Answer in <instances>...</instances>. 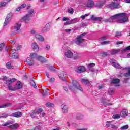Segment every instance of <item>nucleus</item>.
<instances>
[{
    "label": "nucleus",
    "mask_w": 130,
    "mask_h": 130,
    "mask_svg": "<svg viewBox=\"0 0 130 130\" xmlns=\"http://www.w3.org/2000/svg\"><path fill=\"white\" fill-rule=\"evenodd\" d=\"M117 18H121V19L117 20V23L119 24H123V23H126L128 22V17L126 16V14L124 13H118L113 16L110 17L109 19H105L104 22L105 23H111L114 21H115Z\"/></svg>",
    "instance_id": "nucleus-1"
},
{
    "label": "nucleus",
    "mask_w": 130,
    "mask_h": 130,
    "mask_svg": "<svg viewBox=\"0 0 130 130\" xmlns=\"http://www.w3.org/2000/svg\"><path fill=\"white\" fill-rule=\"evenodd\" d=\"M34 58H36L38 61L40 62H43L44 61V57L38 55L36 53H31L29 57L26 59V62L28 66H33L34 65Z\"/></svg>",
    "instance_id": "nucleus-2"
},
{
    "label": "nucleus",
    "mask_w": 130,
    "mask_h": 130,
    "mask_svg": "<svg viewBox=\"0 0 130 130\" xmlns=\"http://www.w3.org/2000/svg\"><path fill=\"white\" fill-rule=\"evenodd\" d=\"M69 89L72 93H75L77 91V90L79 91H83V88L81 87L79 82L76 80H73L71 84L69 85Z\"/></svg>",
    "instance_id": "nucleus-3"
},
{
    "label": "nucleus",
    "mask_w": 130,
    "mask_h": 130,
    "mask_svg": "<svg viewBox=\"0 0 130 130\" xmlns=\"http://www.w3.org/2000/svg\"><path fill=\"white\" fill-rule=\"evenodd\" d=\"M32 15H34V9L33 8L30 9L28 10V13L21 18V22L28 23L31 20V16Z\"/></svg>",
    "instance_id": "nucleus-4"
},
{
    "label": "nucleus",
    "mask_w": 130,
    "mask_h": 130,
    "mask_svg": "<svg viewBox=\"0 0 130 130\" xmlns=\"http://www.w3.org/2000/svg\"><path fill=\"white\" fill-rule=\"evenodd\" d=\"M86 35V33H83L78 36H77L75 39V42L77 45H81L82 43L85 42L84 36Z\"/></svg>",
    "instance_id": "nucleus-5"
},
{
    "label": "nucleus",
    "mask_w": 130,
    "mask_h": 130,
    "mask_svg": "<svg viewBox=\"0 0 130 130\" xmlns=\"http://www.w3.org/2000/svg\"><path fill=\"white\" fill-rule=\"evenodd\" d=\"M15 81H16V78H13L6 81V84L7 85L8 89L10 90V91H16V89H15V86H12V83Z\"/></svg>",
    "instance_id": "nucleus-6"
},
{
    "label": "nucleus",
    "mask_w": 130,
    "mask_h": 130,
    "mask_svg": "<svg viewBox=\"0 0 130 130\" xmlns=\"http://www.w3.org/2000/svg\"><path fill=\"white\" fill-rule=\"evenodd\" d=\"M51 29V23H47L42 30V33H47Z\"/></svg>",
    "instance_id": "nucleus-7"
},
{
    "label": "nucleus",
    "mask_w": 130,
    "mask_h": 130,
    "mask_svg": "<svg viewBox=\"0 0 130 130\" xmlns=\"http://www.w3.org/2000/svg\"><path fill=\"white\" fill-rule=\"evenodd\" d=\"M42 111H43V110H42V109H41V108H38V109H35L30 114V117L32 118H34L35 117V116H36L37 114H38L39 113L42 112Z\"/></svg>",
    "instance_id": "nucleus-8"
},
{
    "label": "nucleus",
    "mask_w": 130,
    "mask_h": 130,
    "mask_svg": "<svg viewBox=\"0 0 130 130\" xmlns=\"http://www.w3.org/2000/svg\"><path fill=\"white\" fill-rule=\"evenodd\" d=\"M108 8L113 10L114 9H119L120 8V5L118 3H115L114 2L112 3L111 4L108 5Z\"/></svg>",
    "instance_id": "nucleus-9"
},
{
    "label": "nucleus",
    "mask_w": 130,
    "mask_h": 130,
    "mask_svg": "<svg viewBox=\"0 0 130 130\" xmlns=\"http://www.w3.org/2000/svg\"><path fill=\"white\" fill-rule=\"evenodd\" d=\"M12 16H13V14L11 13H9L7 15L6 20L4 23V26H7V25H8V24H9V23L11 22V20H12Z\"/></svg>",
    "instance_id": "nucleus-10"
},
{
    "label": "nucleus",
    "mask_w": 130,
    "mask_h": 130,
    "mask_svg": "<svg viewBox=\"0 0 130 130\" xmlns=\"http://www.w3.org/2000/svg\"><path fill=\"white\" fill-rule=\"evenodd\" d=\"M95 6V3L93 0H88L87 2L84 4V7L88 8H93Z\"/></svg>",
    "instance_id": "nucleus-11"
},
{
    "label": "nucleus",
    "mask_w": 130,
    "mask_h": 130,
    "mask_svg": "<svg viewBox=\"0 0 130 130\" xmlns=\"http://www.w3.org/2000/svg\"><path fill=\"white\" fill-rule=\"evenodd\" d=\"M110 62L111 63L112 66L114 68H117V69H121V66L114 59H110Z\"/></svg>",
    "instance_id": "nucleus-12"
},
{
    "label": "nucleus",
    "mask_w": 130,
    "mask_h": 130,
    "mask_svg": "<svg viewBox=\"0 0 130 130\" xmlns=\"http://www.w3.org/2000/svg\"><path fill=\"white\" fill-rule=\"evenodd\" d=\"M64 55L65 57H67V58H72L73 55V52H71L70 50H66Z\"/></svg>",
    "instance_id": "nucleus-13"
},
{
    "label": "nucleus",
    "mask_w": 130,
    "mask_h": 130,
    "mask_svg": "<svg viewBox=\"0 0 130 130\" xmlns=\"http://www.w3.org/2000/svg\"><path fill=\"white\" fill-rule=\"evenodd\" d=\"M86 71V68L84 66H78L77 68L76 72L78 73H84Z\"/></svg>",
    "instance_id": "nucleus-14"
},
{
    "label": "nucleus",
    "mask_w": 130,
    "mask_h": 130,
    "mask_svg": "<svg viewBox=\"0 0 130 130\" xmlns=\"http://www.w3.org/2000/svg\"><path fill=\"white\" fill-rule=\"evenodd\" d=\"M122 52H125V51H123V49H113L111 51V54H116V53H122Z\"/></svg>",
    "instance_id": "nucleus-15"
},
{
    "label": "nucleus",
    "mask_w": 130,
    "mask_h": 130,
    "mask_svg": "<svg viewBox=\"0 0 130 130\" xmlns=\"http://www.w3.org/2000/svg\"><path fill=\"white\" fill-rule=\"evenodd\" d=\"M35 38L36 39H37L39 41H40V42H44V40H45V39H44V37L38 34L35 35Z\"/></svg>",
    "instance_id": "nucleus-16"
},
{
    "label": "nucleus",
    "mask_w": 130,
    "mask_h": 130,
    "mask_svg": "<svg viewBox=\"0 0 130 130\" xmlns=\"http://www.w3.org/2000/svg\"><path fill=\"white\" fill-rule=\"evenodd\" d=\"M23 87V85H22V83H21V82L18 81V83L14 85V90H15V91H17V90H20V89H22Z\"/></svg>",
    "instance_id": "nucleus-17"
},
{
    "label": "nucleus",
    "mask_w": 130,
    "mask_h": 130,
    "mask_svg": "<svg viewBox=\"0 0 130 130\" xmlns=\"http://www.w3.org/2000/svg\"><path fill=\"white\" fill-rule=\"evenodd\" d=\"M120 82V80H119V79L118 78H116V79H113L112 80V84H117L115 85V87H119V86H120L119 84V82Z\"/></svg>",
    "instance_id": "nucleus-18"
},
{
    "label": "nucleus",
    "mask_w": 130,
    "mask_h": 130,
    "mask_svg": "<svg viewBox=\"0 0 130 130\" xmlns=\"http://www.w3.org/2000/svg\"><path fill=\"white\" fill-rule=\"evenodd\" d=\"M21 26H22V24H21L20 23L18 22L15 23L14 27L15 31H20L21 29Z\"/></svg>",
    "instance_id": "nucleus-19"
},
{
    "label": "nucleus",
    "mask_w": 130,
    "mask_h": 130,
    "mask_svg": "<svg viewBox=\"0 0 130 130\" xmlns=\"http://www.w3.org/2000/svg\"><path fill=\"white\" fill-rule=\"evenodd\" d=\"M11 116L17 118L21 117L22 116V113L21 112H16L12 113Z\"/></svg>",
    "instance_id": "nucleus-20"
},
{
    "label": "nucleus",
    "mask_w": 130,
    "mask_h": 130,
    "mask_svg": "<svg viewBox=\"0 0 130 130\" xmlns=\"http://www.w3.org/2000/svg\"><path fill=\"white\" fill-rule=\"evenodd\" d=\"M32 48L34 51H38L39 50V47L37 43H33L32 44Z\"/></svg>",
    "instance_id": "nucleus-21"
},
{
    "label": "nucleus",
    "mask_w": 130,
    "mask_h": 130,
    "mask_svg": "<svg viewBox=\"0 0 130 130\" xmlns=\"http://www.w3.org/2000/svg\"><path fill=\"white\" fill-rule=\"evenodd\" d=\"M66 75V72L64 71H60L58 73V76L61 80H64V75Z\"/></svg>",
    "instance_id": "nucleus-22"
},
{
    "label": "nucleus",
    "mask_w": 130,
    "mask_h": 130,
    "mask_svg": "<svg viewBox=\"0 0 130 130\" xmlns=\"http://www.w3.org/2000/svg\"><path fill=\"white\" fill-rule=\"evenodd\" d=\"M128 113V111L126 109H124L121 112V116H122V117H125V116H127Z\"/></svg>",
    "instance_id": "nucleus-23"
},
{
    "label": "nucleus",
    "mask_w": 130,
    "mask_h": 130,
    "mask_svg": "<svg viewBox=\"0 0 130 130\" xmlns=\"http://www.w3.org/2000/svg\"><path fill=\"white\" fill-rule=\"evenodd\" d=\"M18 127H19V124H18L17 123H15L11 125L8 126V128H10L11 129H17Z\"/></svg>",
    "instance_id": "nucleus-24"
},
{
    "label": "nucleus",
    "mask_w": 130,
    "mask_h": 130,
    "mask_svg": "<svg viewBox=\"0 0 130 130\" xmlns=\"http://www.w3.org/2000/svg\"><path fill=\"white\" fill-rule=\"evenodd\" d=\"M12 104L11 103H7L6 104H4L0 105V108H6L7 107H10V106H12Z\"/></svg>",
    "instance_id": "nucleus-25"
},
{
    "label": "nucleus",
    "mask_w": 130,
    "mask_h": 130,
    "mask_svg": "<svg viewBox=\"0 0 130 130\" xmlns=\"http://www.w3.org/2000/svg\"><path fill=\"white\" fill-rule=\"evenodd\" d=\"M61 108H62V111L64 113H67L68 112L69 110L68 109V106L66 105H62Z\"/></svg>",
    "instance_id": "nucleus-26"
},
{
    "label": "nucleus",
    "mask_w": 130,
    "mask_h": 130,
    "mask_svg": "<svg viewBox=\"0 0 130 130\" xmlns=\"http://www.w3.org/2000/svg\"><path fill=\"white\" fill-rule=\"evenodd\" d=\"M14 121H8L2 125V126H8V125H10V124H13Z\"/></svg>",
    "instance_id": "nucleus-27"
},
{
    "label": "nucleus",
    "mask_w": 130,
    "mask_h": 130,
    "mask_svg": "<svg viewBox=\"0 0 130 130\" xmlns=\"http://www.w3.org/2000/svg\"><path fill=\"white\" fill-rule=\"evenodd\" d=\"M91 19H92L93 21H99V22H100L101 20H102V18L101 17H94L93 15H92L91 17Z\"/></svg>",
    "instance_id": "nucleus-28"
},
{
    "label": "nucleus",
    "mask_w": 130,
    "mask_h": 130,
    "mask_svg": "<svg viewBox=\"0 0 130 130\" xmlns=\"http://www.w3.org/2000/svg\"><path fill=\"white\" fill-rule=\"evenodd\" d=\"M48 69L50 72H52V73H54L55 71V68L52 66H48Z\"/></svg>",
    "instance_id": "nucleus-29"
},
{
    "label": "nucleus",
    "mask_w": 130,
    "mask_h": 130,
    "mask_svg": "<svg viewBox=\"0 0 130 130\" xmlns=\"http://www.w3.org/2000/svg\"><path fill=\"white\" fill-rule=\"evenodd\" d=\"M84 118V115L81 114H78L76 115V119H78L79 120H81V119H83Z\"/></svg>",
    "instance_id": "nucleus-30"
},
{
    "label": "nucleus",
    "mask_w": 130,
    "mask_h": 130,
    "mask_svg": "<svg viewBox=\"0 0 130 130\" xmlns=\"http://www.w3.org/2000/svg\"><path fill=\"white\" fill-rule=\"evenodd\" d=\"M94 67H95V63H91L89 64L88 67V70H89L90 71H93V68H94Z\"/></svg>",
    "instance_id": "nucleus-31"
},
{
    "label": "nucleus",
    "mask_w": 130,
    "mask_h": 130,
    "mask_svg": "<svg viewBox=\"0 0 130 130\" xmlns=\"http://www.w3.org/2000/svg\"><path fill=\"white\" fill-rule=\"evenodd\" d=\"M126 70H127V72L125 73V77H130V68L129 67H127L126 68Z\"/></svg>",
    "instance_id": "nucleus-32"
},
{
    "label": "nucleus",
    "mask_w": 130,
    "mask_h": 130,
    "mask_svg": "<svg viewBox=\"0 0 130 130\" xmlns=\"http://www.w3.org/2000/svg\"><path fill=\"white\" fill-rule=\"evenodd\" d=\"M114 92H115V90L113 88H110L108 91L109 95H113Z\"/></svg>",
    "instance_id": "nucleus-33"
},
{
    "label": "nucleus",
    "mask_w": 130,
    "mask_h": 130,
    "mask_svg": "<svg viewBox=\"0 0 130 130\" xmlns=\"http://www.w3.org/2000/svg\"><path fill=\"white\" fill-rule=\"evenodd\" d=\"M12 58L17 59L19 57V54L17 53H14L12 54Z\"/></svg>",
    "instance_id": "nucleus-34"
},
{
    "label": "nucleus",
    "mask_w": 130,
    "mask_h": 130,
    "mask_svg": "<svg viewBox=\"0 0 130 130\" xmlns=\"http://www.w3.org/2000/svg\"><path fill=\"white\" fill-rule=\"evenodd\" d=\"M112 123V121H107L106 122V126H107V127H111Z\"/></svg>",
    "instance_id": "nucleus-35"
},
{
    "label": "nucleus",
    "mask_w": 130,
    "mask_h": 130,
    "mask_svg": "<svg viewBox=\"0 0 130 130\" xmlns=\"http://www.w3.org/2000/svg\"><path fill=\"white\" fill-rule=\"evenodd\" d=\"M81 83L82 84H84L85 85H87V84H89V80L86 79H82Z\"/></svg>",
    "instance_id": "nucleus-36"
},
{
    "label": "nucleus",
    "mask_w": 130,
    "mask_h": 130,
    "mask_svg": "<svg viewBox=\"0 0 130 130\" xmlns=\"http://www.w3.org/2000/svg\"><path fill=\"white\" fill-rule=\"evenodd\" d=\"M120 116H121V115L115 114L113 116L112 118H114V119H118V118H120Z\"/></svg>",
    "instance_id": "nucleus-37"
},
{
    "label": "nucleus",
    "mask_w": 130,
    "mask_h": 130,
    "mask_svg": "<svg viewBox=\"0 0 130 130\" xmlns=\"http://www.w3.org/2000/svg\"><path fill=\"white\" fill-rule=\"evenodd\" d=\"M70 22L71 23V24H75L78 22V18H74V19H72L71 20H70Z\"/></svg>",
    "instance_id": "nucleus-38"
},
{
    "label": "nucleus",
    "mask_w": 130,
    "mask_h": 130,
    "mask_svg": "<svg viewBox=\"0 0 130 130\" xmlns=\"http://www.w3.org/2000/svg\"><path fill=\"white\" fill-rule=\"evenodd\" d=\"M101 55L103 57H105L107 56V52H101Z\"/></svg>",
    "instance_id": "nucleus-39"
},
{
    "label": "nucleus",
    "mask_w": 130,
    "mask_h": 130,
    "mask_svg": "<svg viewBox=\"0 0 130 130\" xmlns=\"http://www.w3.org/2000/svg\"><path fill=\"white\" fill-rule=\"evenodd\" d=\"M7 6V2H2L0 3V8H2V7H6Z\"/></svg>",
    "instance_id": "nucleus-40"
},
{
    "label": "nucleus",
    "mask_w": 130,
    "mask_h": 130,
    "mask_svg": "<svg viewBox=\"0 0 130 130\" xmlns=\"http://www.w3.org/2000/svg\"><path fill=\"white\" fill-rule=\"evenodd\" d=\"M111 128H113V129H118V126L114 125V124H111Z\"/></svg>",
    "instance_id": "nucleus-41"
},
{
    "label": "nucleus",
    "mask_w": 130,
    "mask_h": 130,
    "mask_svg": "<svg viewBox=\"0 0 130 130\" xmlns=\"http://www.w3.org/2000/svg\"><path fill=\"white\" fill-rule=\"evenodd\" d=\"M128 127H129L128 125H126L122 126L121 127V129H122V130L128 129Z\"/></svg>",
    "instance_id": "nucleus-42"
},
{
    "label": "nucleus",
    "mask_w": 130,
    "mask_h": 130,
    "mask_svg": "<svg viewBox=\"0 0 130 130\" xmlns=\"http://www.w3.org/2000/svg\"><path fill=\"white\" fill-rule=\"evenodd\" d=\"M46 105V106H48V107H53V106H54V104L51 103H48Z\"/></svg>",
    "instance_id": "nucleus-43"
},
{
    "label": "nucleus",
    "mask_w": 130,
    "mask_h": 130,
    "mask_svg": "<svg viewBox=\"0 0 130 130\" xmlns=\"http://www.w3.org/2000/svg\"><path fill=\"white\" fill-rule=\"evenodd\" d=\"M109 43H110V42L107 41H105L102 42L101 43V44H102V45H104L105 44H109Z\"/></svg>",
    "instance_id": "nucleus-44"
},
{
    "label": "nucleus",
    "mask_w": 130,
    "mask_h": 130,
    "mask_svg": "<svg viewBox=\"0 0 130 130\" xmlns=\"http://www.w3.org/2000/svg\"><path fill=\"white\" fill-rule=\"evenodd\" d=\"M6 68H7V69H12V66L11 65V63L7 62L6 63Z\"/></svg>",
    "instance_id": "nucleus-45"
},
{
    "label": "nucleus",
    "mask_w": 130,
    "mask_h": 130,
    "mask_svg": "<svg viewBox=\"0 0 130 130\" xmlns=\"http://www.w3.org/2000/svg\"><path fill=\"white\" fill-rule=\"evenodd\" d=\"M5 43H2L1 44H0V51H2L3 50V49L4 48V46H5Z\"/></svg>",
    "instance_id": "nucleus-46"
},
{
    "label": "nucleus",
    "mask_w": 130,
    "mask_h": 130,
    "mask_svg": "<svg viewBox=\"0 0 130 130\" xmlns=\"http://www.w3.org/2000/svg\"><path fill=\"white\" fill-rule=\"evenodd\" d=\"M68 12H69L70 14H73L74 13V10H73V8H69L68 9Z\"/></svg>",
    "instance_id": "nucleus-47"
},
{
    "label": "nucleus",
    "mask_w": 130,
    "mask_h": 130,
    "mask_svg": "<svg viewBox=\"0 0 130 130\" xmlns=\"http://www.w3.org/2000/svg\"><path fill=\"white\" fill-rule=\"evenodd\" d=\"M64 32H66V33H67L68 34H71V32H72V29H65Z\"/></svg>",
    "instance_id": "nucleus-48"
},
{
    "label": "nucleus",
    "mask_w": 130,
    "mask_h": 130,
    "mask_svg": "<svg viewBox=\"0 0 130 130\" xmlns=\"http://www.w3.org/2000/svg\"><path fill=\"white\" fill-rule=\"evenodd\" d=\"M115 35L116 37H119V36H121V32L117 31Z\"/></svg>",
    "instance_id": "nucleus-49"
},
{
    "label": "nucleus",
    "mask_w": 130,
    "mask_h": 130,
    "mask_svg": "<svg viewBox=\"0 0 130 130\" xmlns=\"http://www.w3.org/2000/svg\"><path fill=\"white\" fill-rule=\"evenodd\" d=\"M71 24H72V23L71 22V20L66 21L64 23V26H67V25H71Z\"/></svg>",
    "instance_id": "nucleus-50"
},
{
    "label": "nucleus",
    "mask_w": 130,
    "mask_h": 130,
    "mask_svg": "<svg viewBox=\"0 0 130 130\" xmlns=\"http://www.w3.org/2000/svg\"><path fill=\"white\" fill-rule=\"evenodd\" d=\"M130 50V46L123 49V51H125V52L126 51H127V50Z\"/></svg>",
    "instance_id": "nucleus-51"
},
{
    "label": "nucleus",
    "mask_w": 130,
    "mask_h": 130,
    "mask_svg": "<svg viewBox=\"0 0 130 130\" xmlns=\"http://www.w3.org/2000/svg\"><path fill=\"white\" fill-rule=\"evenodd\" d=\"M62 21H63V22L66 21H70V18L63 17V19H62Z\"/></svg>",
    "instance_id": "nucleus-52"
},
{
    "label": "nucleus",
    "mask_w": 130,
    "mask_h": 130,
    "mask_svg": "<svg viewBox=\"0 0 130 130\" xmlns=\"http://www.w3.org/2000/svg\"><path fill=\"white\" fill-rule=\"evenodd\" d=\"M106 39H107V37H106V36L102 37L101 38V40H102V41L106 40Z\"/></svg>",
    "instance_id": "nucleus-53"
},
{
    "label": "nucleus",
    "mask_w": 130,
    "mask_h": 130,
    "mask_svg": "<svg viewBox=\"0 0 130 130\" xmlns=\"http://www.w3.org/2000/svg\"><path fill=\"white\" fill-rule=\"evenodd\" d=\"M46 115V114L45 113H42L40 115V117H44V116H45Z\"/></svg>",
    "instance_id": "nucleus-54"
},
{
    "label": "nucleus",
    "mask_w": 130,
    "mask_h": 130,
    "mask_svg": "<svg viewBox=\"0 0 130 130\" xmlns=\"http://www.w3.org/2000/svg\"><path fill=\"white\" fill-rule=\"evenodd\" d=\"M22 48V45H19L16 48V50H20Z\"/></svg>",
    "instance_id": "nucleus-55"
},
{
    "label": "nucleus",
    "mask_w": 130,
    "mask_h": 130,
    "mask_svg": "<svg viewBox=\"0 0 130 130\" xmlns=\"http://www.w3.org/2000/svg\"><path fill=\"white\" fill-rule=\"evenodd\" d=\"M21 10H22V8L21 7V6H20L18 8H17V9H16V11L17 12H20Z\"/></svg>",
    "instance_id": "nucleus-56"
},
{
    "label": "nucleus",
    "mask_w": 130,
    "mask_h": 130,
    "mask_svg": "<svg viewBox=\"0 0 130 130\" xmlns=\"http://www.w3.org/2000/svg\"><path fill=\"white\" fill-rule=\"evenodd\" d=\"M31 34H35L36 33V30L32 29L30 31Z\"/></svg>",
    "instance_id": "nucleus-57"
},
{
    "label": "nucleus",
    "mask_w": 130,
    "mask_h": 130,
    "mask_svg": "<svg viewBox=\"0 0 130 130\" xmlns=\"http://www.w3.org/2000/svg\"><path fill=\"white\" fill-rule=\"evenodd\" d=\"M20 7H21V9H24V8H26V4H22Z\"/></svg>",
    "instance_id": "nucleus-58"
},
{
    "label": "nucleus",
    "mask_w": 130,
    "mask_h": 130,
    "mask_svg": "<svg viewBox=\"0 0 130 130\" xmlns=\"http://www.w3.org/2000/svg\"><path fill=\"white\" fill-rule=\"evenodd\" d=\"M122 43H123V42H122V41H119V42H117L116 44H117V45H118L119 44H122Z\"/></svg>",
    "instance_id": "nucleus-59"
},
{
    "label": "nucleus",
    "mask_w": 130,
    "mask_h": 130,
    "mask_svg": "<svg viewBox=\"0 0 130 130\" xmlns=\"http://www.w3.org/2000/svg\"><path fill=\"white\" fill-rule=\"evenodd\" d=\"M99 90H102L103 89V85H100L98 87Z\"/></svg>",
    "instance_id": "nucleus-60"
},
{
    "label": "nucleus",
    "mask_w": 130,
    "mask_h": 130,
    "mask_svg": "<svg viewBox=\"0 0 130 130\" xmlns=\"http://www.w3.org/2000/svg\"><path fill=\"white\" fill-rule=\"evenodd\" d=\"M55 80L54 78H51L49 82H54V81Z\"/></svg>",
    "instance_id": "nucleus-61"
},
{
    "label": "nucleus",
    "mask_w": 130,
    "mask_h": 130,
    "mask_svg": "<svg viewBox=\"0 0 130 130\" xmlns=\"http://www.w3.org/2000/svg\"><path fill=\"white\" fill-rule=\"evenodd\" d=\"M46 50H49L50 49V46H46Z\"/></svg>",
    "instance_id": "nucleus-62"
},
{
    "label": "nucleus",
    "mask_w": 130,
    "mask_h": 130,
    "mask_svg": "<svg viewBox=\"0 0 130 130\" xmlns=\"http://www.w3.org/2000/svg\"><path fill=\"white\" fill-rule=\"evenodd\" d=\"M45 75L46 77H47V78H49V74L48 73V72H46Z\"/></svg>",
    "instance_id": "nucleus-63"
},
{
    "label": "nucleus",
    "mask_w": 130,
    "mask_h": 130,
    "mask_svg": "<svg viewBox=\"0 0 130 130\" xmlns=\"http://www.w3.org/2000/svg\"><path fill=\"white\" fill-rule=\"evenodd\" d=\"M80 18L81 19H82V20H85V18H86V17L84 15H82Z\"/></svg>",
    "instance_id": "nucleus-64"
}]
</instances>
